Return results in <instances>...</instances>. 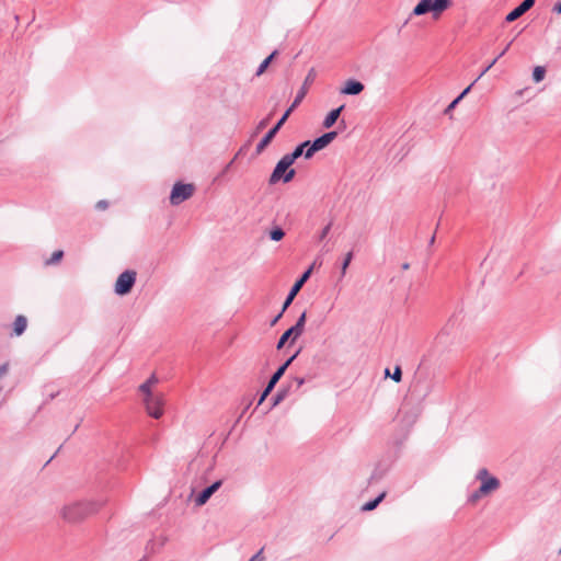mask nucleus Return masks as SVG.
Listing matches in <instances>:
<instances>
[{"label":"nucleus","instance_id":"obj_1","mask_svg":"<svg viewBox=\"0 0 561 561\" xmlns=\"http://www.w3.org/2000/svg\"><path fill=\"white\" fill-rule=\"evenodd\" d=\"M314 78V69H310L309 73L306 77L304 85L299 89V91L296 94L295 100L290 104V106L287 110H284V114L282 117L276 122V124L263 136V138L259 141L255 148V154H261L265 148L272 142V140L275 138L279 129L283 127V125L286 123L288 117L290 116L291 112L302 102L307 94V84L312 82Z\"/></svg>","mask_w":561,"mask_h":561},{"label":"nucleus","instance_id":"obj_2","mask_svg":"<svg viewBox=\"0 0 561 561\" xmlns=\"http://www.w3.org/2000/svg\"><path fill=\"white\" fill-rule=\"evenodd\" d=\"M103 505L98 501H81L69 504L62 508V517L69 523H78L96 513Z\"/></svg>","mask_w":561,"mask_h":561},{"label":"nucleus","instance_id":"obj_3","mask_svg":"<svg viewBox=\"0 0 561 561\" xmlns=\"http://www.w3.org/2000/svg\"><path fill=\"white\" fill-rule=\"evenodd\" d=\"M476 480H479L481 484L474 492L469 495V503L478 502L481 497L496 491L501 485L500 480L496 477L491 476L486 468H481L477 472Z\"/></svg>","mask_w":561,"mask_h":561},{"label":"nucleus","instance_id":"obj_4","mask_svg":"<svg viewBox=\"0 0 561 561\" xmlns=\"http://www.w3.org/2000/svg\"><path fill=\"white\" fill-rule=\"evenodd\" d=\"M295 162H293L286 154L283 156L276 163L273 172L270 175L268 184L274 185L279 181L284 183H289L294 180L296 175V170L290 168Z\"/></svg>","mask_w":561,"mask_h":561},{"label":"nucleus","instance_id":"obj_5","mask_svg":"<svg viewBox=\"0 0 561 561\" xmlns=\"http://www.w3.org/2000/svg\"><path fill=\"white\" fill-rule=\"evenodd\" d=\"M451 4V0H420L413 9L412 15L420 16L432 13L434 18H437Z\"/></svg>","mask_w":561,"mask_h":561},{"label":"nucleus","instance_id":"obj_6","mask_svg":"<svg viewBox=\"0 0 561 561\" xmlns=\"http://www.w3.org/2000/svg\"><path fill=\"white\" fill-rule=\"evenodd\" d=\"M301 347H299L289 358H287L271 376L270 380L267 381L265 388L261 392L257 405H261L266 398L271 394V392L274 390L276 383L279 381V379L284 376L287 368L290 366V364L298 357V355L301 352Z\"/></svg>","mask_w":561,"mask_h":561},{"label":"nucleus","instance_id":"obj_7","mask_svg":"<svg viewBox=\"0 0 561 561\" xmlns=\"http://www.w3.org/2000/svg\"><path fill=\"white\" fill-rule=\"evenodd\" d=\"M195 186L192 183L176 182L170 193V203L178 206L187 201L194 194Z\"/></svg>","mask_w":561,"mask_h":561},{"label":"nucleus","instance_id":"obj_8","mask_svg":"<svg viewBox=\"0 0 561 561\" xmlns=\"http://www.w3.org/2000/svg\"><path fill=\"white\" fill-rule=\"evenodd\" d=\"M137 274L133 270H126L116 279L114 291L118 296L129 294L136 283Z\"/></svg>","mask_w":561,"mask_h":561},{"label":"nucleus","instance_id":"obj_9","mask_svg":"<svg viewBox=\"0 0 561 561\" xmlns=\"http://www.w3.org/2000/svg\"><path fill=\"white\" fill-rule=\"evenodd\" d=\"M313 266L311 265L309 268H307L294 283L291 286L289 293L287 294V297L285 298L283 302V311H286L288 307L293 304L295 297L298 295L302 286L306 284V282L310 278L312 273Z\"/></svg>","mask_w":561,"mask_h":561},{"label":"nucleus","instance_id":"obj_10","mask_svg":"<svg viewBox=\"0 0 561 561\" xmlns=\"http://www.w3.org/2000/svg\"><path fill=\"white\" fill-rule=\"evenodd\" d=\"M222 481L217 480L213 482L210 485L203 489L195 497L194 502L196 506H203L205 505L208 500L211 497V495L219 490L221 486Z\"/></svg>","mask_w":561,"mask_h":561},{"label":"nucleus","instance_id":"obj_11","mask_svg":"<svg viewBox=\"0 0 561 561\" xmlns=\"http://www.w3.org/2000/svg\"><path fill=\"white\" fill-rule=\"evenodd\" d=\"M536 0H524L520 4L514 8L511 12H508L505 16V22L512 23L519 19L523 14H525L528 10H530Z\"/></svg>","mask_w":561,"mask_h":561},{"label":"nucleus","instance_id":"obj_12","mask_svg":"<svg viewBox=\"0 0 561 561\" xmlns=\"http://www.w3.org/2000/svg\"><path fill=\"white\" fill-rule=\"evenodd\" d=\"M145 404L147 412L150 416L159 419L163 414L162 400L157 396L145 398Z\"/></svg>","mask_w":561,"mask_h":561},{"label":"nucleus","instance_id":"obj_13","mask_svg":"<svg viewBox=\"0 0 561 561\" xmlns=\"http://www.w3.org/2000/svg\"><path fill=\"white\" fill-rule=\"evenodd\" d=\"M364 89L365 85L360 81L356 79H348L341 89V93L346 95H358L364 91Z\"/></svg>","mask_w":561,"mask_h":561},{"label":"nucleus","instance_id":"obj_14","mask_svg":"<svg viewBox=\"0 0 561 561\" xmlns=\"http://www.w3.org/2000/svg\"><path fill=\"white\" fill-rule=\"evenodd\" d=\"M329 145H330V142L327 140V138L324 137L323 134L321 136L314 138L312 140V146H310V149L306 150V159H311L316 152L324 149Z\"/></svg>","mask_w":561,"mask_h":561},{"label":"nucleus","instance_id":"obj_15","mask_svg":"<svg viewBox=\"0 0 561 561\" xmlns=\"http://www.w3.org/2000/svg\"><path fill=\"white\" fill-rule=\"evenodd\" d=\"M299 336L300 335L291 328L287 329L277 341L276 348L278 351L282 350L288 341L293 344Z\"/></svg>","mask_w":561,"mask_h":561},{"label":"nucleus","instance_id":"obj_16","mask_svg":"<svg viewBox=\"0 0 561 561\" xmlns=\"http://www.w3.org/2000/svg\"><path fill=\"white\" fill-rule=\"evenodd\" d=\"M343 110H344V105H341V106L330 111L328 113V115L325 116V118L323 119L322 126L324 128H331L337 122Z\"/></svg>","mask_w":561,"mask_h":561},{"label":"nucleus","instance_id":"obj_17","mask_svg":"<svg viewBox=\"0 0 561 561\" xmlns=\"http://www.w3.org/2000/svg\"><path fill=\"white\" fill-rule=\"evenodd\" d=\"M278 55V50L277 49H274L261 64L260 66L257 67L256 69V72H255V76L260 77L261 75H263L266 69L268 68V66L273 62V60L276 58V56Z\"/></svg>","mask_w":561,"mask_h":561},{"label":"nucleus","instance_id":"obj_18","mask_svg":"<svg viewBox=\"0 0 561 561\" xmlns=\"http://www.w3.org/2000/svg\"><path fill=\"white\" fill-rule=\"evenodd\" d=\"M27 327V320L24 316H18L13 322V332L15 335H22Z\"/></svg>","mask_w":561,"mask_h":561},{"label":"nucleus","instance_id":"obj_19","mask_svg":"<svg viewBox=\"0 0 561 561\" xmlns=\"http://www.w3.org/2000/svg\"><path fill=\"white\" fill-rule=\"evenodd\" d=\"M386 495H387V492L382 491L378 496H376L375 499L366 502L362 506V511L363 512H370V511L375 510L383 501Z\"/></svg>","mask_w":561,"mask_h":561},{"label":"nucleus","instance_id":"obj_20","mask_svg":"<svg viewBox=\"0 0 561 561\" xmlns=\"http://www.w3.org/2000/svg\"><path fill=\"white\" fill-rule=\"evenodd\" d=\"M513 41H511L504 48L503 50L497 55V56H493V60L490 61L485 67L484 69L480 72V75L478 76V79H480L482 76H484L496 62L500 58H502L506 53L507 50L510 49L511 45H512Z\"/></svg>","mask_w":561,"mask_h":561},{"label":"nucleus","instance_id":"obj_21","mask_svg":"<svg viewBox=\"0 0 561 561\" xmlns=\"http://www.w3.org/2000/svg\"><path fill=\"white\" fill-rule=\"evenodd\" d=\"M288 390L285 388H279L277 392L272 397L271 399V407L270 409H273L277 404H279L286 397H287Z\"/></svg>","mask_w":561,"mask_h":561},{"label":"nucleus","instance_id":"obj_22","mask_svg":"<svg viewBox=\"0 0 561 561\" xmlns=\"http://www.w3.org/2000/svg\"><path fill=\"white\" fill-rule=\"evenodd\" d=\"M306 320H307V312L304 311L298 317L296 323L294 325H291L290 328L293 330H295L299 335H301L304 333V331H305Z\"/></svg>","mask_w":561,"mask_h":561},{"label":"nucleus","instance_id":"obj_23","mask_svg":"<svg viewBox=\"0 0 561 561\" xmlns=\"http://www.w3.org/2000/svg\"><path fill=\"white\" fill-rule=\"evenodd\" d=\"M268 237L272 241H280L284 237H285V231L282 227L279 226H274L270 231H268Z\"/></svg>","mask_w":561,"mask_h":561},{"label":"nucleus","instance_id":"obj_24","mask_svg":"<svg viewBox=\"0 0 561 561\" xmlns=\"http://www.w3.org/2000/svg\"><path fill=\"white\" fill-rule=\"evenodd\" d=\"M546 68L543 66H536L533 70V80L536 83L541 82L546 76Z\"/></svg>","mask_w":561,"mask_h":561},{"label":"nucleus","instance_id":"obj_25","mask_svg":"<svg viewBox=\"0 0 561 561\" xmlns=\"http://www.w3.org/2000/svg\"><path fill=\"white\" fill-rule=\"evenodd\" d=\"M286 156L295 162L298 158L305 157L306 158V150L298 144L295 149L290 153H286Z\"/></svg>","mask_w":561,"mask_h":561},{"label":"nucleus","instance_id":"obj_26","mask_svg":"<svg viewBox=\"0 0 561 561\" xmlns=\"http://www.w3.org/2000/svg\"><path fill=\"white\" fill-rule=\"evenodd\" d=\"M64 257L62 250H56L53 252L51 256L45 261V265H55L58 264Z\"/></svg>","mask_w":561,"mask_h":561},{"label":"nucleus","instance_id":"obj_27","mask_svg":"<svg viewBox=\"0 0 561 561\" xmlns=\"http://www.w3.org/2000/svg\"><path fill=\"white\" fill-rule=\"evenodd\" d=\"M385 477V470L380 469L379 466H377L373 473L370 474L369 479H368V483L369 484H373L375 482H378L380 481L382 478Z\"/></svg>","mask_w":561,"mask_h":561},{"label":"nucleus","instance_id":"obj_28","mask_svg":"<svg viewBox=\"0 0 561 561\" xmlns=\"http://www.w3.org/2000/svg\"><path fill=\"white\" fill-rule=\"evenodd\" d=\"M353 252L350 251L348 253H346L343 262H342V265H341V277H344L345 274H346V270L347 267L350 266L352 260H353Z\"/></svg>","mask_w":561,"mask_h":561},{"label":"nucleus","instance_id":"obj_29","mask_svg":"<svg viewBox=\"0 0 561 561\" xmlns=\"http://www.w3.org/2000/svg\"><path fill=\"white\" fill-rule=\"evenodd\" d=\"M385 374L386 376H390L391 379L394 380L396 382H400L402 379V370L401 367L398 365L394 367L392 375H390L389 368H386Z\"/></svg>","mask_w":561,"mask_h":561},{"label":"nucleus","instance_id":"obj_30","mask_svg":"<svg viewBox=\"0 0 561 561\" xmlns=\"http://www.w3.org/2000/svg\"><path fill=\"white\" fill-rule=\"evenodd\" d=\"M139 391H141L146 396L145 398H150L151 396H153V393L150 390V381H145L144 383H141L139 386Z\"/></svg>","mask_w":561,"mask_h":561},{"label":"nucleus","instance_id":"obj_31","mask_svg":"<svg viewBox=\"0 0 561 561\" xmlns=\"http://www.w3.org/2000/svg\"><path fill=\"white\" fill-rule=\"evenodd\" d=\"M332 225H333V221H329V224L327 226L323 227V229L321 230L320 234H319V240H323L330 232L331 228H332Z\"/></svg>","mask_w":561,"mask_h":561},{"label":"nucleus","instance_id":"obj_32","mask_svg":"<svg viewBox=\"0 0 561 561\" xmlns=\"http://www.w3.org/2000/svg\"><path fill=\"white\" fill-rule=\"evenodd\" d=\"M460 102V98H456L454 99L449 104L448 106L445 108L444 113L446 115H448L457 105L458 103Z\"/></svg>","mask_w":561,"mask_h":561},{"label":"nucleus","instance_id":"obj_33","mask_svg":"<svg viewBox=\"0 0 561 561\" xmlns=\"http://www.w3.org/2000/svg\"><path fill=\"white\" fill-rule=\"evenodd\" d=\"M323 135L327 138V140L331 144L337 137V131L331 130V131L324 133Z\"/></svg>","mask_w":561,"mask_h":561},{"label":"nucleus","instance_id":"obj_34","mask_svg":"<svg viewBox=\"0 0 561 561\" xmlns=\"http://www.w3.org/2000/svg\"><path fill=\"white\" fill-rule=\"evenodd\" d=\"M238 156H239V152L233 157V159L228 164H226V167L224 168V170L221 171L219 176L225 175L231 169V167H232L233 162L236 161V159L238 158Z\"/></svg>","mask_w":561,"mask_h":561},{"label":"nucleus","instance_id":"obj_35","mask_svg":"<svg viewBox=\"0 0 561 561\" xmlns=\"http://www.w3.org/2000/svg\"><path fill=\"white\" fill-rule=\"evenodd\" d=\"M108 207V202L106 199H101L95 204V208L98 210H105Z\"/></svg>","mask_w":561,"mask_h":561},{"label":"nucleus","instance_id":"obj_36","mask_svg":"<svg viewBox=\"0 0 561 561\" xmlns=\"http://www.w3.org/2000/svg\"><path fill=\"white\" fill-rule=\"evenodd\" d=\"M9 371V363H4L2 365H0V378H2L3 376H5Z\"/></svg>","mask_w":561,"mask_h":561},{"label":"nucleus","instance_id":"obj_37","mask_svg":"<svg viewBox=\"0 0 561 561\" xmlns=\"http://www.w3.org/2000/svg\"><path fill=\"white\" fill-rule=\"evenodd\" d=\"M294 382L296 383V389H299L306 382V379L304 377H295Z\"/></svg>","mask_w":561,"mask_h":561},{"label":"nucleus","instance_id":"obj_38","mask_svg":"<svg viewBox=\"0 0 561 561\" xmlns=\"http://www.w3.org/2000/svg\"><path fill=\"white\" fill-rule=\"evenodd\" d=\"M284 312H285V311H283V309H282V310H280V312H279L278 314H276V316L272 319V321H271V327L275 325V324L279 321V319L283 317Z\"/></svg>","mask_w":561,"mask_h":561},{"label":"nucleus","instance_id":"obj_39","mask_svg":"<svg viewBox=\"0 0 561 561\" xmlns=\"http://www.w3.org/2000/svg\"><path fill=\"white\" fill-rule=\"evenodd\" d=\"M262 549L255 553L249 561H264V558L262 557Z\"/></svg>","mask_w":561,"mask_h":561},{"label":"nucleus","instance_id":"obj_40","mask_svg":"<svg viewBox=\"0 0 561 561\" xmlns=\"http://www.w3.org/2000/svg\"><path fill=\"white\" fill-rule=\"evenodd\" d=\"M156 543L151 540L147 543L146 546V550L150 553H153L156 551V548H154Z\"/></svg>","mask_w":561,"mask_h":561},{"label":"nucleus","instance_id":"obj_41","mask_svg":"<svg viewBox=\"0 0 561 561\" xmlns=\"http://www.w3.org/2000/svg\"><path fill=\"white\" fill-rule=\"evenodd\" d=\"M304 150H309L310 149V146H312V140H305L299 144Z\"/></svg>","mask_w":561,"mask_h":561},{"label":"nucleus","instance_id":"obj_42","mask_svg":"<svg viewBox=\"0 0 561 561\" xmlns=\"http://www.w3.org/2000/svg\"><path fill=\"white\" fill-rule=\"evenodd\" d=\"M478 80H479V79L477 78V79H476L471 84H469V85H468V87H467V88L461 92V94L466 96V95L470 92L471 88L473 87V84H474Z\"/></svg>","mask_w":561,"mask_h":561},{"label":"nucleus","instance_id":"obj_43","mask_svg":"<svg viewBox=\"0 0 561 561\" xmlns=\"http://www.w3.org/2000/svg\"><path fill=\"white\" fill-rule=\"evenodd\" d=\"M552 11H553L554 13L561 14V1H560V2H557V3L553 5Z\"/></svg>","mask_w":561,"mask_h":561},{"label":"nucleus","instance_id":"obj_44","mask_svg":"<svg viewBox=\"0 0 561 561\" xmlns=\"http://www.w3.org/2000/svg\"><path fill=\"white\" fill-rule=\"evenodd\" d=\"M267 118L262 119L257 125V130L263 129L267 125Z\"/></svg>","mask_w":561,"mask_h":561},{"label":"nucleus","instance_id":"obj_45","mask_svg":"<svg viewBox=\"0 0 561 561\" xmlns=\"http://www.w3.org/2000/svg\"><path fill=\"white\" fill-rule=\"evenodd\" d=\"M451 322H453V318H451V319H449L448 324H447L445 328H443V330H442L440 334H449V333H450V332H449V328H448V327H449V324H450Z\"/></svg>","mask_w":561,"mask_h":561},{"label":"nucleus","instance_id":"obj_46","mask_svg":"<svg viewBox=\"0 0 561 561\" xmlns=\"http://www.w3.org/2000/svg\"><path fill=\"white\" fill-rule=\"evenodd\" d=\"M312 362H313L314 364H320V363L322 362V356H321V355H319V354H316V355L313 356V358H312Z\"/></svg>","mask_w":561,"mask_h":561},{"label":"nucleus","instance_id":"obj_47","mask_svg":"<svg viewBox=\"0 0 561 561\" xmlns=\"http://www.w3.org/2000/svg\"><path fill=\"white\" fill-rule=\"evenodd\" d=\"M147 381H150V386H151L152 383H156L158 380H157L156 376L152 375Z\"/></svg>","mask_w":561,"mask_h":561},{"label":"nucleus","instance_id":"obj_48","mask_svg":"<svg viewBox=\"0 0 561 561\" xmlns=\"http://www.w3.org/2000/svg\"><path fill=\"white\" fill-rule=\"evenodd\" d=\"M435 239H436V237H435V234H433V236L431 237L430 241H428V244H430V245H433V244H434V242H435Z\"/></svg>","mask_w":561,"mask_h":561},{"label":"nucleus","instance_id":"obj_49","mask_svg":"<svg viewBox=\"0 0 561 561\" xmlns=\"http://www.w3.org/2000/svg\"><path fill=\"white\" fill-rule=\"evenodd\" d=\"M401 267H402V270L407 271V270L410 268V264L409 263H403Z\"/></svg>","mask_w":561,"mask_h":561},{"label":"nucleus","instance_id":"obj_50","mask_svg":"<svg viewBox=\"0 0 561 561\" xmlns=\"http://www.w3.org/2000/svg\"><path fill=\"white\" fill-rule=\"evenodd\" d=\"M251 405V402H249L245 407H244V410H243V413L250 408Z\"/></svg>","mask_w":561,"mask_h":561},{"label":"nucleus","instance_id":"obj_51","mask_svg":"<svg viewBox=\"0 0 561 561\" xmlns=\"http://www.w3.org/2000/svg\"><path fill=\"white\" fill-rule=\"evenodd\" d=\"M164 542H165V539H162V540L160 541L159 546H160V547H162V546L164 545Z\"/></svg>","mask_w":561,"mask_h":561},{"label":"nucleus","instance_id":"obj_52","mask_svg":"<svg viewBox=\"0 0 561 561\" xmlns=\"http://www.w3.org/2000/svg\"><path fill=\"white\" fill-rule=\"evenodd\" d=\"M241 416H243V412H242V413H240V416H238L237 422H240Z\"/></svg>","mask_w":561,"mask_h":561},{"label":"nucleus","instance_id":"obj_53","mask_svg":"<svg viewBox=\"0 0 561 561\" xmlns=\"http://www.w3.org/2000/svg\"><path fill=\"white\" fill-rule=\"evenodd\" d=\"M241 416H243V412H242V413H240V416H238L237 422H240Z\"/></svg>","mask_w":561,"mask_h":561},{"label":"nucleus","instance_id":"obj_54","mask_svg":"<svg viewBox=\"0 0 561 561\" xmlns=\"http://www.w3.org/2000/svg\"><path fill=\"white\" fill-rule=\"evenodd\" d=\"M241 416H243V412H242V413H240V416H238L237 422H240Z\"/></svg>","mask_w":561,"mask_h":561},{"label":"nucleus","instance_id":"obj_55","mask_svg":"<svg viewBox=\"0 0 561 561\" xmlns=\"http://www.w3.org/2000/svg\"><path fill=\"white\" fill-rule=\"evenodd\" d=\"M457 98H460V101L465 98V95H462L461 93L457 96Z\"/></svg>","mask_w":561,"mask_h":561},{"label":"nucleus","instance_id":"obj_56","mask_svg":"<svg viewBox=\"0 0 561 561\" xmlns=\"http://www.w3.org/2000/svg\"><path fill=\"white\" fill-rule=\"evenodd\" d=\"M53 458H54V456L49 457V460L46 462V465H47L48 462H50V461L53 460Z\"/></svg>","mask_w":561,"mask_h":561},{"label":"nucleus","instance_id":"obj_57","mask_svg":"<svg viewBox=\"0 0 561 561\" xmlns=\"http://www.w3.org/2000/svg\"><path fill=\"white\" fill-rule=\"evenodd\" d=\"M2 391V388L0 387V392Z\"/></svg>","mask_w":561,"mask_h":561}]
</instances>
